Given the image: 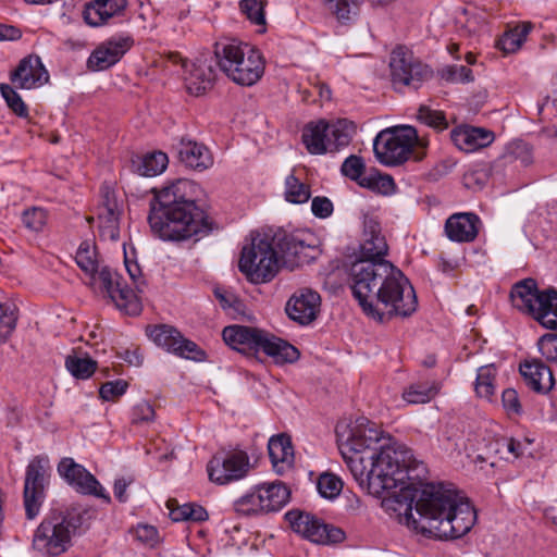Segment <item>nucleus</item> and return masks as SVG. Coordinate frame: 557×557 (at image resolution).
Segmentation results:
<instances>
[{
	"label": "nucleus",
	"mask_w": 557,
	"mask_h": 557,
	"mask_svg": "<svg viewBox=\"0 0 557 557\" xmlns=\"http://www.w3.org/2000/svg\"><path fill=\"white\" fill-rule=\"evenodd\" d=\"M388 246H360L350 268L351 290L363 312L380 322L408 318L417 311L413 286L385 259Z\"/></svg>",
	"instance_id": "obj_1"
},
{
	"label": "nucleus",
	"mask_w": 557,
	"mask_h": 557,
	"mask_svg": "<svg viewBox=\"0 0 557 557\" xmlns=\"http://www.w3.org/2000/svg\"><path fill=\"white\" fill-rule=\"evenodd\" d=\"M395 511L405 510L408 524L418 532L438 540H456L466 535L476 521V512L468 499L442 484H409L384 497Z\"/></svg>",
	"instance_id": "obj_2"
},
{
	"label": "nucleus",
	"mask_w": 557,
	"mask_h": 557,
	"mask_svg": "<svg viewBox=\"0 0 557 557\" xmlns=\"http://www.w3.org/2000/svg\"><path fill=\"white\" fill-rule=\"evenodd\" d=\"M198 189L196 183L186 178L153 189L148 221L162 240L197 243L219 231V225L197 205Z\"/></svg>",
	"instance_id": "obj_3"
},
{
	"label": "nucleus",
	"mask_w": 557,
	"mask_h": 557,
	"mask_svg": "<svg viewBox=\"0 0 557 557\" xmlns=\"http://www.w3.org/2000/svg\"><path fill=\"white\" fill-rule=\"evenodd\" d=\"M369 459L371 468L367 473L363 470L358 473L357 468L354 467L351 472L360 485L367 484L369 494L375 497H383L385 492L389 493L406 475L410 479V472H416L417 478L426 473L422 462L414 458L411 449L400 443L381 445L379 453H372Z\"/></svg>",
	"instance_id": "obj_4"
},
{
	"label": "nucleus",
	"mask_w": 557,
	"mask_h": 557,
	"mask_svg": "<svg viewBox=\"0 0 557 557\" xmlns=\"http://www.w3.org/2000/svg\"><path fill=\"white\" fill-rule=\"evenodd\" d=\"M95 516V509L81 505L50 510L34 532L33 548L47 557L66 553L72 546V539L81 535Z\"/></svg>",
	"instance_id": "obj_5"
},
{
	"label": "nucleus",
	"mask_w": 557,
	"mask_h": 557,
	"mask_svg": "<svg viewBox=\"0 0 557 557\" xmlns=\"http://www.w3.org/2000/svg\"><path fill=\"white\" fill-rule=\"evenodd\" d=\"M214 55L219 69L235 84L252 86L264 73V60L253 47L232 40L215 45Z\"/></svg>",
	"instance_id": "obj_6"
},
{
	"label": "nucleus",
	"mask_w": 557,
	"mask_h": 557,
	"mask_svg": "<svg viewBox=\"0 0 557 557\" xmlns=\"http://www.w3.org/2000/svg\"><path fill=\"white\" fill-rule=\"evenodd\" d=\"M355 125L346 120L334 124L320 120L308 123L302 131V143L311 154L338 151L349 145Z\"/></svg>",
	"instance_id": "obj_7"
},
{
	"label": "nucleus",
	"mask_w": 557,
	"mask_h": 557,
	"mask_svg": "<svg viewBox=\"0 0 557 557\" xmlns=\"http://www.w3.org/2000/svg\"><path fill=\"white\" fill-rule=\"evenodd\" d=\"M414 143L422 147L428 145V141L419 138L413 126L386 128L374 138L373 151L380 163L387 166L398 165L407 161Z\"/></svg>",
	"instance_id": "obj_8"
},
{
	"label": "nucleus",
	"mask_w": 557,
	"mask_h": 557,
	"mask_svg": "<svg viewBox=\"0 0 557 557\" xmlns=\"http://www.w3.org/2000/svg\"><path fill=\"white\" fill-rule=\"evenodd\" d=\"M274 246H243L239 271L253 284L270 282L278 272L281 260Z\"/></svg>",
	"instance_id": "obj_9"
},
{
	"label": "nucleus",
	"mask_w": 557,
	"mask_h": 557,
	"mask_svg": "<svg viewBox=\"0 0 557 557\" xmlns=\"http://www.w3.org/2000/svg\"><path fill=\"white\" fill-rule=\"evenodd\" d=\"M50 475L51 467L47 456H35L26 467L23 498L26 517L29 520L37 517L40 511Z\"/></svg>",
	"instance_id": "obj_10"
},
{
	"label": "nucleus",
	"mask_w": 557,
	"mask_h": 557,
	"mask_svg": "<svg viewBox=\"0 0 557 557\" xmlns=\"http://www.w3.org/2000/svg\"><path fill=\"white\" fill-rule=\"evenodd\" d=\"M391 76L393 84L418 89L432 77V70L405 47H397L391 53Z\"/></svg>",
	"instance_id": "obj_11"
},
{
	"label": "nucleus",
	"mask_w": 557,
	"mask_h": 557,
	"mask_svg": "<svg viewBox=\"0 0 557 557\" xmlns=\"http://www.w3.org/2000/svg\"><path fill=\"white\" fill-rule=\"evenodd\" d=\"M123 212L122 200H119L113 186L103 183L100 187L99 201L96 208L98 222V239L115 242L120 239V218Z\"/></svg>",
	"instance_id": "obj_12"
},
{
	"label": "nucleus",
	"mask_w": 557,
	"mask_h": 557,
	"mask_svg": "<svg viewBox=\"0 0 557 557\" xmlns=\"http://www.w3.org/2000/svg\"><path fill=\"white\" fill-rule=\"evenodd\" d=\"M92 284L99 283V287L120 310L127 314L136 315L141 311V304L137 294L128 288L123 277L108 265H103L91 280Z\"/></svg>",
	"instance_id": "obj_13"
},
{
	"label": "nucleus",
	"mask_w": 557,
	"mask_h": 557,
	"mask_svg": "<svg viewBox=\"0 0 557 557\" xmlns=\"http://www.w3.org/2000/svg\"><path fill=\"white\" fill-rule=\"evenodd\" d=\"M292 529L305 539L317 544H337L345 540V532L319 518L302 511L292 510L286 513Z\"/></svg>",
	"instance_id": "obj_14"
},
{
	"label": "nucleus",
	"mask_w": 557,
	"mask_h": 557,
	"mask_svg": "<svg viewBox=\"0 0 557 557\" xmlns=\"http://www.w3.org/2000/svg\"><path fill=\"white\" fill-rule=\"evenodd\" d=\"M249 457L244 450H220L208 462L210 481L224 485L238 481L249 471Z\"/></svg>",
	"instance_id": "obj_15"
},
{
	"label": "nucleus",
	"mask_w": 557,
	"mask_h": 557,
	"mask_svg": "<svg viewBox=\"0 0 557 557\" xmlns=\"http://www.w3.org/2000/svg\"><path fill=\"white\" fill-rule=\"evenodd\" d=\"M149 337L166 351L195 361L206 359V352L193 341L184 337L180 331L170 325H156L149 330Z\"/></svg>",
	"instance_id": "obj_16"
},
{
	"label": "nucleus",
	"mask_w": 557,
	"mask_h": 557,
	"mask_svg": "<svg viewBox=\"0 0 557 557\" xmlns=\"http://www.w3.org/2000/svg\"><path fill=\"white\" fill-rule=\"evenodd\" d=\"M58 472L75 491L83 495H92L110 504L111 497L84 466L76 463L72 458H63L58 465Z\"/></svg>",
	"instance_id": "obj_17"
},
{
	"label": "nucleus",
	"mask_w": 557,
	"mask_h": 557,
	"mask_svg": "<svg viewBox=\"0 0 557 557\" xmlns=\"http://www.w3.org/2000/svg\"><path fill=\"white\" fill-rule=\"evenodd\" d=\"M133 45L134 39L128 34L112 36L91 52L87 60V67L91 71L108 70L117 63Z\"/></svg>",
	"instance_id": "obj_18"
},
{
	"label": "nucleus",
	"mask_w": 557,
	"mask_h": 557,
	"mask_svg": "<svg viewBox=\"0 0 557 557\" xmlns=\"http://www.w3.org/2000/svg\"><path fill=\"white\" fill-rule=\"evenodd\" d=\"M11 84L18 89L39 88L49 81V73L38 55L23 58L10 73Z\"/></svg>",
	"instance_id": "obj_19"
},
{
	"label": "nucleus",
	"mask_w": 557,
	"mask_h": 557,
	"mask_svg": "<svg viewBox=\"0 0 557 557\" xmlns=\"http://www.w3.org/2000/svg\"><path fill=\"white\" fill-rule=\"evenodd\" d=\"M263 332L261 329L234 324L223 329L222 337L231 348L249 358L258 359Z\"/></svg>",
	"instance_id": "obj_20"
},
{
	"label": "nucleus",
	"mask_w": 557,
	"mask_h": 557,
	"mask_svg": "<svg viewBox=\"0 0 557 557\" xmlns=\"http://www.w3.org/2000/svg\"><path fill=\"white\" fill-rule=\"evenodd\" d=\"M383 432L379 426L366 417L358 418L350 426L349 434L343 447L356 454L367 449L377 450L373 447L382 440Z\"/></svg>",
	"instance_id": "obj_21"
},
{
	"label": "nucleus",
	"mask_w": 557,
	"mask_h": 557,
	"mask_svg": "<svg viewBox=\"0 0 557 557\" xmlns=\"http://www.w3.org/2000/svg\"><path fill=\"white\" fill-rule=\"evenodd\" d=\"M482 227L483 223L478 214L457 212L445 221L444 232L451 242L471 243L475 240Z\"/></svg>",
	"instance_id": "obj_22"
},
{
	"label": "nucleus",
	"mask_w": 557,
	"mask_h": 557,
	"mask_svg": "<svg viewBox=\"0 0 557 557\" xmlns=\"http://www.w3.org/2000/svg\"><path fill=\"white\" fill-rule=\"evenodd\" d=\"M321 305V297L311 289H300L286 304L285 311L295 322L306 325L315 320Z\"/></svg>",
	"instance_id": "obj_23"
},
{
	"label": "nucleus",
	"mask_w": 557,
	"mask_h": 557,
	"mask_svg": "<svg viewBox=\"0 0 557 557\" xmlns=\"http://www.w3.org/2000/svg\"><path fill=\"white\" fill-rule=\"evenodd\" d=\"M174 149L180 162L189 169L203 171L213 164L209 149L189 138L182 137Z\"/></svg>",
	"instance_id": "obj_24"
},
{
	"label": "nucleus",
	"mask_w": 557,
	"mask_h": 557,
	"mask_svg": "<svg viewBox=\"0 0 557 557\" xmlns=\"http://www.w3.org/2000/svg\"><path fill=\"white\" fill-rule=\"evenodd\" d=\"M524 382L532 391L546 394L555 384L552 370L540 359L525 360L519 367Z\"/></svg>",
	"instance_id": "obj_25"
},
{
	"label": "nucleus",
	"mask_w": 557,
	"mask_h": 557,
	"mask_svg": "<svg viewBox=\"0 0 557 557\" xmlns=\"http://www.w3.org/2000/svg\"><path fill=\"white\" fill-rule=\"evenodd\" d=\"M260 351L272 358L276 364L293 363L300 356L299 350L294 345L267 331L263 332L260 342Z\"/></svg>",
	"instance_id": "obj_26"
},
{
	"label": "nucleus",
	"mask_w": 557,
	"mask_h": 557,
	"mask_svg": "<svg viewBox=\"0 0 557 557\" xmlns=\"http://www.w3.org/2000/svg\"><path fill=\"white\" fill-rule=\"evenodd\" d=\"M215 76L212 64L205 59H198L185 76L186 89L190 95L200 96L212 88Z\"/></svg>",
	"instance_id": "obj_27"
},
{
	"label": "nucleus",
	"mask_w": 557,
	"mask_h": 557,
	"mask_svg": "<svg viewBox=\"0 0 557 557\" xmlns=\"http://www.w3.org/2000/svg\"><path fill=\"white\" fill-rule=\"evenodd\" d=\"M542 290L534 278H523L511 287V304L516 309L532 317Z\"/></svg>",
	"instance_id": "obj_28"
},
{
	"label": "nucleus",
	"mask_w": 557,
	"mask_h": 557,
	"mask_svg": "<svg viewBox=\"0 0 557 557\" xmlns=\"http://www.w3.org/2000/svg\"><path fill=\"white\" fill-rule=\"evenodd\" d=\"M126 5V0H95L86 5L84 20L90 26H101L111 17L120 15Z\"/></svg>",
	"instance_id": "obj_29"
},
{
	"label": "nucleus",
	"mask_w": 557,
	"mask_h": 557,
	"mask_svg": "<svg viewBox=\"0 0 557 557\" xmlns=\"http://www.w3.org/2000/svg\"><path fill=\"white\" fill-rule=\"evenodd\" d=\"M450 138L460 150L473 151L490 145L494 135L480 127H462L453 129Z\"/></svg>",
	"instance_id": "obj_30"
},
{
	"label": "nucleus",
	"mask_w": 557,
	"mask_h": 557,
	"mask_svg": "<svg viewBox=\"0 0 557 557\" xmlns=\"http://www.w3.org/2000/svg\"><path fill=\"white\" fill-rule=\"evenodd\" d=\"M532 318L547 330H557V289H543Z\"/></svg>",
	"instance_id": "obj_31"
},
{
	"label": "nucleus",
	"mask_w": 557,
	"mask_h": 557,
	"mask_svg": "<svg viewBox=\"0 0 557 557\" xmlns=\"http://www.w3.org/2000/svg\"><path fill=\"white\" fill-rule=\"evenodd\" d=\"M246 240L249 244H304V240L281 226L264 225L252 230Z\"/></svg>",
	"instance_id": "obj_32"
},
{
	"label": "nucleus",
	"mask_w": 557,
	"mask_h": 557,
	"mask_svg": "<svg viewBox=\"0 0 557 557\" xmlns=\"http://www.w3.org/2000/svg\"><path fill=\"white\" fill-rule=\"evenodd\" d=\"M268 450L273 467L282 472L285 467H290L294 461V450L290 437L286 434L272 436L268 443Z\"/></svg>",
	"instance_id": "obj_33"
},
{
	"label": "nucleus",
	"mask_w": 557,
	"mask_h": 557,
	"mask_svg": "<svg viewBox=\"0 0 557 557\" xmlns=\"http://www.w3.org/2000/svg\"><path fill=\"white\" fill-rule=\"evenodd\" d=\"M168 156L162 151H153L132 158V171L140 176L152 177L161 174L168 166Z\"/></svg>",
	"instance_id": "obj_34"
},
{
	"label": "nucleus",
	"mask_w": 557,
	"mask_h": 557,
	"mask_svg": "<svg viewBox=\"0 0 557 557\" xmlns=\"http://www.w3.org/2000/svg\"><path fill=\"white\" fill-rule=\"evenodd\" d=\"M257 487L262 495L265 512L280 510L289 499V490L282 482L264 483Z\"/></svg>",
	"instance_id": "obj_35"
},
{
	"label": "nucleus",
	"mask_w": 557,
	"mask_h": 557,
	"mask_svg": "<svg viewBox=\"0 0 557 557\" xmlns=\"http://www.w3.org/2000/svg\"><path fill=\"white\" fill-rule=\"evenodd\" d=\"M325 10L342 25H350L356 22L360 13L358 0H323Z\"/></svg>",
	"instance_id": "obj_36"
},
{
	"label": "nucleus",
	"mask_w": 557,
	"mask_h": 557,
	"mask_svg": "<svg viewBox=\"0 0 557 557\" xmlns=\"http://www.w3.org/2000/svg\"><path fill=\"white\" fill-rule=\"evenodd\" d=\"M75 261L79 269L89 275L91 280H96L97 273L103 267L101 265L102 260L97 246H78Z\"/></svg>",
	"instance_id": "obj_37"
},
{
	"label": "nucleus",
	"mask_w": 557,
	"mask_h": 557,
	"mask_svg": "<svg viewBox=\"0 0 557 557\" xmlns=\"http://www.w3.org/2000/svg\"><path fill=\"white\" fill-rule=\"evenodd\" d=\"M532 29L531 23H522L506 32L497 41V48L504 53H513L519 50Z\"/></svg>",
	"instance_id": "obj_38"
},
{
	"label": "nucleus",
	"mask_w": 557,
	"mask_h": 557,
	"mask_svg": "<svg viewBox=\"0 0 557 557\" xmlns=\"http://www.w3.org/2000/svg\"><path fill=\"white\" fill-rule=\"evenodd\" d=\"M416 119L420 124L425 125L437 133L446 131L449 127L446 113L442 110L433 109L428 104L419 106Z\"/></svg>",
	"instance_id": "obj_39"
},
{
	"label": "nucleus",
	"mask_w": 557,
	"mask_h": 557,
	"mask_svg": "<svg viewBox=\"0 0 557 557\" xmlns=\"http://www.w3.org/2000/svg\"><path fill=\"white\" fill-rule=\"evenodd\" d=\"M438 393V386L433 383H413L403 392V398L408 404H425L433 399Z\"/></svg>",
	"instance_id": "obj_40"
},
{
	"label": "nucleus",
	"mask_w": 557,
	"mask_h": 557,
	"mask_svg": "<svg viewBox=\"0 0 557 557\" xmlns=\"http://www.w3.org/2000/svg\"><path fill=\"white\" fill-rule=\"evenodd\" d=\"M65 367L74 377L86 380L95 373L97 362L88 355L84 357L69 356L65 360Z\"/></svg>",
	"instance_id": "obj_41"
},
{
	"label": "nucleus",
	"mask_w": 557,
	"mask_h": 557,
	"mask_svg": "<svg viewBox=\"0 0 557 557\" xmlns=\"http://www.w3.org/2000/svg\"><path fill=\"white\" fill-rule=\"evenodd\" d=\"M49 213L45 208L30 207L22 212L23 226L33 233L44 232L48 224Z\"/></svg>",
	"instance_id": "obj_42"
},
{
	"label": "nucleus",
	"mask_w": 557,
	"mask_h": 557,
	"mask_svg": "<svg viewBox=\"0 0 557 557\" xmlns=\"http://www.w3.org/2000/svg\"><path fill=\"white\" fill-rule=\"evenodd\" d=\"M496 368L494 364H487L479 368L474 389L479 397L490 399L494 394V380Z\"/></svg>",
	"instance_id": "obj_43"
},
{
	"label": "nucleus",
	"mask_w": 557,
	"mask_h": 557,
	"mask_svg": "<svg viewBox=\"0 0 557 557\" xmlns=\"http://www.w3.org/2000/svg\"><path fill=\"white\" fill-rule=\"evenodd\" d=\"M262 495H260L258 487L234 503V509L237 513L244 516L258 515L260 512H265V508L263 507Z\"/></svg>",
	"instance_id": "obj_44"
},
{
	"label": "nucleus",
	"mask_w": 557,
	"mask_h": 557,
	"mask_svg": "<svg viewBox=\"0 0 557 557\" xmlns=\"http://www.w3.org/2000/svg\"><path fill=\"white\" fill-rule=\"evenodd\" d=\"M466 260L463 246H446L441 252L438 268L443 273H450L458 269Z\"/></svg>",
	"instance_id": "obj_45"
},
{
	"label": "nucleus",
	"mask_w": 557,
	"mask_h": 557,
	"mask_svg": "<svg viewBox=\"0 0 557 557\" xmlns=\"http://www.w3.org/2000/svg\"><path fill=\"white\" fill-rule=\"evenodd\" d=\"M265 1L263 0H242L239 2V10L250 23L261 26L259 33L265 32Z\"/></svg>",
	"instance_id": "obj_46"
},
{
	"label": "nucleus",
	"mask_w": 557,
	"mask_h": 557,
	"mask_svg": "<svg viewBox=\"0 0 557 557\" xmlns=\"http://www.w3.org/2000/svg\"><path fill=\"white\" fill-rule=\"evenodd\" d=\"M170 517L175 522H200L208 519V512L202 506L195 504H184L182 506L171 509Z\"/></svg>",
	"instance_id": "obj_47"
},
{
	"label": "nucleus",
	"mask_w": 557,
	"mask_h": 557,
	"mask_svg": "<svg viewBox=\"0 0 557 557\" xmlns=\"http://www.w3.org/2000/svg\"><path fill=\"white\" fill-rule=\"evenodd\" d=\"M310 198V188L290 174L285 180V199L292 203H305Z\"/></svg>",
	"instance_id": "obj_48"
},
{
	"label": "nucleus",
	"mask_w": 557,
	"mask_h": 557,
	"mask_svg": "<svg viewBox=\"0 0 557 557\" xmlns=\"http://www.w3.org/2000/svg\"><path fill=\"white\" fill-rule=\"evenodd\" d=\"M360 186L383 195L393 194L396 187L391 175L380 174L377 172L366 175L360 182Z\"/></svg>",
	"instance_id": "obj_49"
},
{
	"label": "nucleus",
	"mask_w": 557,
	"mask_h": 557,
	"mask_svg": "<svg viewBox=\"0 0 557 557\" xmlns=\"http://www.w3.org/2000/svg\"><path fill=\"white\" fill-rule=\"evenodd\" d=\"M13 85L5 83L0 84V91L8 107L18 116L25 117L28 109Z\"/></svg>",
	"instance_id": "obj_50"
},
{
	"label": "nucleus",
	"mask_w": 557,
	"mask_h": 557,
	"mask_svg": "<svg viewBox=\"0 0 557 557\" xmlns=\"http://www.w3.org/2000/svg\"><path fill=\"white\" fill-rule=\"evenodd\" d=\"M317 488L322 497L333 499L339 495L343 482L333 473H322L318 479Z\"/></svg>",
	"instance_id": "obj_51"
},
{
	"label": "nucleus",
	"mask_w": 557,
	"mask_h": 557,
	"mask_svg": "<svg viewBox=\"0 0 557 557\" xmlns=\"http://www.w3.org/2000/svg\"><path fill=\"white\" fill-rule=\"evenodd\" d=\"M438 74L447 83H470L474 79L471 69L460 64L446 65Z\"/></svg>",
	"instance_id": "obj_52"
},
{
	"label": "nucleus",
	"mask_w": 557,
	"mask_h": 557,
	"mask_svg": "<svg viewBox=\"0 0 557 557\" xmlns=\"http://www.w3.org/2000/svg\"><path fill=\"white\" fill-rule=\"evenodd\" d=\"M366 164L361 157L351 154L345 159L341 166V172L346 177L355 181L360 186V182L364 178Z\"/></svg>",
	"instance_id": "obj_53"
},
{
	"label": "nucleus",
	"mask_w": 557,
	"mask_h": 557,
	"mask_svg": "<svg viewBox=\"0 0 557 557\" xmlns=\"http://www.w3.org/2000/svg\"><path fill=\"white\" fill-rule=\"evenodd\" d=\"M123 255H124L125 268H126V271H127L129 277L134 282L137 292L138 293H143L144 292L145 281H140L139 280L141 271H140V268H139L137 261L134 259V257H135V247L134 246H129V251H128L126 249V246H123Z\"/></svg>",
	"instance_id": "obj_54"
},
{
	"label": "nucleus",
	"mask_w": 557,
	"mask_h": 557,
	"mask_svg": "<svg viewBox=\"0 0 557 557\" xmlns=\"http://www.w3.org/2000/svg\"><path fill=\"white\" fill-rule=\"evenodd\" d=\"M17 315L7 305L0 304V344L5 343L15 330Z\"/></svg>",
	"instance_id": "obj_55"
},
{
	"label": "nucleus",
	"mask_w": 557,
	"mask_h": 557,
	"mask_svg": "<svg viewBox=\"0 0 557 557\" xmlns=\"http://www.w3.org/2000/svg\"><path fill=\"white\" fill-rule=\"evenodd\" d=\"M537 347L547 361L557 363V334H544L540 337Z\"/></svg>",
	"instance_id": "obj_56"
},
{
	"label": "nucleus",
	"mask_w": 557,
	"mask_h": 557,
	"mask_svg": "<svg viewBox=\"0 0 557 557\" xmlns=\"http://www.w3.org/2000/svg\"><path fill=\"white\" fill-rule=\"evenodd\" d=\"M127 386L128 384L124 380L106 382L101 385L99 395L103 400H113L122 396L126 392Z\"/></svg>",
	"instance_id": "obj_57"
},
{
	"label": "nucleus",
	"mask_w": 557,
	"mask_h": 557,
	"mask_svg": "<svg viewBox=\"0 0 557 557\" xmlns=\"http://www.w3.org/2000/svg\"><path fill=\"white\" fill-rule=\"evenodd\" d=\"M502 404L506 412L519 416L522 413V406L518 393L513 388H506L502 394Z\"/></svg>",
	"instance_id": "obj_58"
},
{
	"label": "nucleus",
	"mask_w": 557,
	"mask_h": 557,
	"mask_svg": "<svg viewBox=\"0 0 557 557\" xmlns=\"http://www.w3.org/2000/svg\"><path fill=\"white\" fill-rule=\"evenodd\" d=\"M153 419L154 409L150 403L143 400L134 406L132 410V423L138 424L144 422H150Z\"/></svg>",
	"instance_id": "obj_59"
},
{
	"label": "nucleus",
	"mask_w": 557,
	"mask_h": 557,
	"mask_svg": "<svg viewBox=\"0 0 557 557\" xmlns=\"http://www.w3.org/2000/svg\"><path fill=\"white\" fill-rule=\"evenodd\" d=\"M311 211L317 218H329L333 213V203L327 197H314L311 201Z\"/></svg>",
	"instance_id": "obj_60"
},
{
	"label": "nucleus",
	"mask_w": 557,
	"mask_h": 557,
	"mask_svg": "<svg viewBox=\"0 0 557 557\" xmlns=\"http://www.w3.org/2000/svg\"><path fill=\"white\" fill-rule=\"evenodd\" d=\"M134 533L136 540L146 545L153 546L158 543V530L152 525L139 524Z\"/></svg>",
	"instance_id": "obj_61"
},
{
	"label": "nucleus",
	"mask_w": 557,
	"mask_h": 557,
	"mask_svg": "<svg viewBox=\"0 0 557 557\" xmlns=\"http://www.w3.org/2000/svg\"><path fill=\"white\" fill-rule=\"evenodd\" d=\"M363 233L364 244H376L380 242L385 244V238L381 236V227L376 221L372 219L366 220L363 224Z\"/></svg>",
	"instance_id": "obj_62"
},
{
	"label": "nucleus",
	"mask_w": 557,
	"mask_h": 557,
	"mask_svg": "<svg viewBox=\"0 0 557 557\" xmlns=\"http://www.w3.org/2000/svg\"><path fill=\"white\" fill-rule=\"evenodd\" d=\"M539 113L542 120H550L557 117V90L553 97H547L539 107Z\"/></svg>",
	"instance_id": "obj_63"
},
{
	"label": "nucleus",
	"mask_w": 557,
	"mask_h": 557,
	"mask_svg": "<svg viewBox=\"0 0 557 557\" xmlns=\"http://www.w3.org/2000/svg\"><path fill=\"white\" fill-rule=\"evenodd\" d=\"M134 482V479L132 476L128 478H119L114 481L113 492L115 498L120 503H125L128 499V496L126 494L127 487Z\"/></svg>",
	"instance_id": "obj_64"
}]
</instances>
